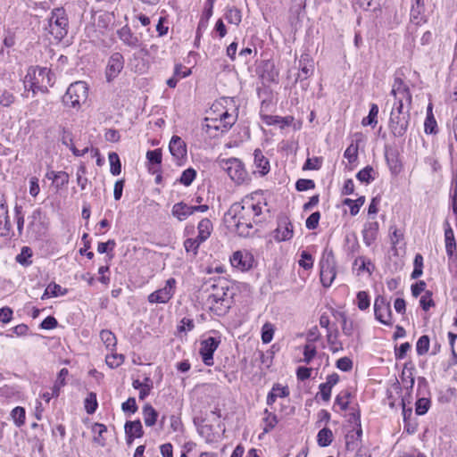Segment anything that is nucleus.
I'll use <instances>...</instances> for the list:
<instances>
[{
	"instance_id": "obj_58",
	"label": "nucleus",
	"mask_w": 457,
	"mask_h": 457,
	"mask_svg": "<svg viewBox=\"0 0 457 457\" xmlns=\"http://www.w3.org/2000/svg\"><path fill=\"white\" fill-rule=\"evenodd\" d=\"M349 397L350 393L348 391H343L336 397L335 403L338 404L341 410L345 411L349 404Z\"/></svg>"
},
{
	"instance_id": "obj_44",
	"label": "nucleus",
	"mask_w": 457,
	"mask_h": 457,
	"mask_svg": "<svg viewBox=\"0 0 457 457\" xmlns=\"http://www.w3.org/2000/svg\"><path fill=\"white\" fill-rule=\"evenodd\" d=\"M337 335H338L337 330H336L334 335L332 334L331 331H328V333L327 334V340H328V343L330 345V350L333 353H337L338 351L343 350L342 343L337 341Z\"/></svg>"
},
{
	"instance_id": "obj_64",
	"label": "nucleus",
	"mask_w": 457,
	"mask_h": 457,
	"mask_svg": "<svg viewBox=\"0 0 457 457\" xmlns=\"http://www.w3.org/2000/svg\"><path fill=\"white\" fill-rule=\"evenodd\" d=\"M320 219V212H315L312 213L306 220L305 225L308 229H315L319 225V220Z\"/></svg>"
},
{
	"instance_id": "obj_42",
	"label": "nucleus",
	"mask_w": 457,
	"mask_h": 457,
	"mask_svg": "<svg viewBox=\"0 0 457 457\" xmlns=\"http://www.w3.org/2000/svg\"><path fill=\"white\" fill-rule=\"evenodd\" d=\"M429 337L427 335L421 336L416 344V351L418 355H424L429 349Z\"/></svg>"
},
{
	"instance_id": "obj_46",
	"label": "nucleus",
	"mask_w": 457,
	"mask_h": 457,
	"mask_svg": "<svg viewBox=\"0 0 457 457\" xmlns=\"http://www.w3.org/2000/svg\"><path fill=\"white\" fill-rule=\"evenodd\" d=\"M237 116H234L228 112H223L220 115V121L222 124V131L228 130L236 122Z\"/></svg>"
},
{
	"instance_id": "obj_34",
	"label": "nucleus",
	"mask_w": 457,
	"mask_h": 457,
	"mask_svg": "<svg viewBox=\"0 0 457 457\" xmlns=\"http://www.w3.org/2000/svg\"><path fill=\"white\" fill-rule=\"evenodd\" d=\"M385 157H386V160L389 166L390 170L395 174L400 172L402 165L398 159L397 154L395 152H391V153L386 152Z\"/></svg>"
},
{
	"instance_id": "obj_33",
	"label": "nucleus",
	"mask_w": 457,
	"mask_h": 457,
	"mask_svg": "<svg viewBox=\"0 0 457 457\" xmlns=\"http://www.w3.org/2000/svg\"><path fill=\"white\" fill-rule=\"evenodd\" d=\"M92 431L95 434L94 442L100 446H104L105 438L103 435L107 431L106 426L101 423H95L92 427Z\"/></svg>"
},
{
	"instance_id": "obj_57",
	"label": "nucleus",
	"mask_w": 457,
	"mask_h": 457,
	"mask_svg": "<svg viewBox=\"0 0 457 457\" xmlns=\"http://www.w3.org/2000/svg\"><path fill=\"white\" fill-rule=\"evenodd\" d=\"M420 303L424 311H428L430 307L434 306L435 302L432 299V293L430 291H426L420 297Z\"/></svg>"
},
{
	"instance_id": "obj_28",
	"label": "nucleus",
	"mask_w": 457,
	"mask_h": 457,
	"mask_svg": "<svg viewBox=\"0 0 457 457\" xmlns=\"http://www.w3.org/2000/svg\"><path fill=\"white\" fill-rule=\"evenodd\" d=\"M334 316L339 317L341 319L342 331L344 335L351 337L356 328L355 323L353 320H349L346 317V314L343 312H335Z\"/></svg>"
},
{
	"instance_id": "obj_9",
	"label": "nucleus",
	"mask_w": 457,
	"mask_h": 457,
	"mask_svg": "<svg viewBox=\"0 0 457 457\" xmlns=\"http://www.w3.org/2000/svg\"><path fill=\"white\" fill-rule=\"evenodd\" d=\"M374 315L380 323L391 326L393 324V315L390 302L383 295H378L374 301Z\"/></svg>"
},
{
	"instance_id": "obj_22",
	"label": "nucleus",
	"mask_w": 457,
	"mask_h": 457,
	"mask_svg": "<svg viewBox=\"0 0 457 457\" xmlns=\"http://www.w3.org/2000/svg\"><path fill=\"white\" fill-rule=\"evenodd\" d=\"M253 163L257 171L264 176L270 171V162L269 160L263 155L262 152L260 149H255L253 152Z\"/></svg>"
},
{
	"instance_id": "obj_21",
	"label": "nucleus",
	"mask_w": 457,
	"mask_h": 457,
	"mask_svg": "<svg viewBox=\"0 0 457 457\" xmlns=\"http://www.w3.org/2000/svg\"><path fill=\"white\" fill-rule=\"evenodd\" d=\"M363 242L367 246L371 245L377 239L378 233V223L377 221H367L362 229Z\"/></svg>"
},
{
	"instance_id": "obj_20",
	"label": "nucleus",
	"mask_w": 457,
	"mask_h": 457,
	"mask_svg": "<svg viewBox=\"0 0 457 457\" xmlns=\"http://www.w3.org/2000/svg\"><path fill=\"white\" fill-rule=\"evenodd\" d=\"M117 35L124 45L131 48H137L141 45L138 37L131 31L130 28L128 25H125L120 29H118Z\"/></svg>"
},
{
	"instance_id": "obj_18",
	"label": "nucleus",
	"mask_w": 457,
	"mask_h": 457,
	"mask_svg": "<svg viewBox=\"0 0 457 457\" xmlns=\"http://www.w3.org/2000/svg\"><path fill=\"white\" fill-rule=\"evenodd\" d=\"M127 444L130 445L135 438H140L144 435L143 427L139 420L127 421L124 426Z\"/></svg>"
},
{
	"instance_id": "obj_26",
	"label": "nucleus",
	"mask_w": 457,
	"mask_h": 457,
	"mask_svg": "<svg viewBox=\"0 0 457 457\" xmlns=\"http://www.w3.org/2000/svg\"><path fill=\"white\" fill-rule=\"evenodd\" d=\"M212 223L209 219L201 220L197 226L199 241L207 240L212 234Z\"/></svg>"
},
{
	"instance_id": "obj_16",
	"label": "nucleus",
	"mask_w": 457,
	"mask_h": 457,
	"mask_svg": "<svg viewBox=\"0 0 457 457\" xmlns=\"http://www.w3.org/2000/svg\"><path fill=\"white\" fill-rule=\"evenodd\" d=\"M294 229L293 224L285 217L279 220L278 228L274 230V238L278 242L287 241L293 237Z\"/></svg>"
},
{
	"instance_id": "obj_59",
	"label": "nucleus",
	"mask_w": 457,
	"mask_h": 457,
	"mask_svg": "<svg viewBox=\"0 0 457 457\" xmlns=\"http://www.w3.org/2000/svg\"><path fill=\"white\" fill-rule=\"evenodd\" d=\"M344 156L349 162H354L358 157V145L351 144L345 151Z\"/></svg>"
},
{
	"instance_id": "obj_24",
	"label": "nucleus",
	"mask_w": 457,
	"mask_h": 457,
	"mask_svg": "<svg viewBox=\"0 0 457 457\" xmlns=\"http://www.w3.org/2000/svg\"><path fill=\"white\" fill-rule=\"evenodd\" d=\"M300 72L297 79H305L313 73L312 62L308 59V55H302L299 61Z\"/></svg>"
},
{
	"instance_id": "obj_3",
	"label": "nucleus",
	"mask_w": 457,
	"mask_h": 457,
	"mask_svg": "<svg viewBox=\"0 0 457 457\" xmlns=\"http://www.w3.org/2000/svg\"><path fill=\"white\" fill-rule=\"evenodd\" d=\"M411 121L410 108L403 110V99L394 103L390 112L388 127L394 137H402L405 135Z\"/></svg>"
},
{
	"instance_id": "obj_51",
	"label": "nucleus",
	"mask_w": 457,
	"mask_h": 457,
	"mask_svg": "<svg viewBox=\"0 0 457 457\" xmlns=\"http://www.w3.org/2000/svg\"><path fill=\"white\" fill-rule=\"evenodd\" d=\"M317 354V350L315 345L312 344H306L303 346V361L306 364H310L311 361L313 360V358Z\"/></svg>"
},
{
	"instance_id": "obj_40",
	"label": "nucleus",
	"mask_w": 457,
	"mask_h": 457,
	"mask_svg": "<svg viewBox=\"0 0 457 457\" xmlns=\"http://www.w3.org/2000/svg\"><path fill=\"white\" fill-rule=\"evenodd\" d=\"M195 177H196V170L193 168H188L182 172V174L179 179V182L186 187H188L192 184V182L194 181Z\"/></svg>"
},
{
	"instance_id": "obj_61",
	"label": "nucleus",
	"mask_w": 457,
	"mask_h": 457,
	"mask_svg": "<svg viewBox=\"0 0 457 457\" xmlns=\"http://www.w3.org/2000/svg\"><path fill=\"white\" fill-rule=\"evenodd\" d=\"M15 100V96L12 93L4 90L0 95V105L4 107H9L12 104H13Z\"/></svg>"
},
{
	"instance_id": "obj_15",
	"label": "nucleus",
	"mask_w": 457,
	"mask_h": 457,
	"mask_svg": "<svg viewBox=\"0 0 457 457\" xmlns=\"http://www.w3.org/2000/svg\"><path fill=\"white\" fill-rule=\"evenodd\" d=\"M231 265L239 270H248L253 267V257L247 252L237 251L230 258Z\"/></svg>"
},
{
	"instance_id": "obj_62",
	"label": "nucleus",
	"mask_w": 457,
	"mask_h": 457,
	"mask_svg": "<svg viewBox=\"0 0 457 457\" xmlns=\"http://www.w3.org/2000/svg\"><path fill=\"white\" fill-rule=\"evenodd\" d=\"M147 160L153 164H161L162 162V150H149L146 153Z\"/></svg>"
},
{
	"instance_id": "obj_37",
	"label": "nucleus",
	"mask_w": 457,
	"mask_h": 457,
	"mask_svg": "<svg viewBox=\"0 0 457 457\" xmlns=\"http://www.w3.org/2000/svg\"><path fill=\"white\" fill-rule=\"evenodd\" d=\"M225 19L231 24L238 25L242 21L241 11L236 7H228Z\"/></svg>"
},
{
	"instance_id": "obj_48",
	"label": "nucleus",
	"mask_w": 457,
	"mask_h": 457,
	"mask_svg": "<svg viewBox=\"0 0 457 457\" xmlns=\"http://www.w3.org/2000/svg\"><path fill=\"white\" fill-rule=\"evenodd\" d=\"M274 335V326L266 322L262 328V340L264 344L271 342Z\"/></svg>"
},
{
	"instance_id": "obj_43",
	"label": "nucleus",
	"mask_w": 457,
	"mask_h": 457,
	"mask_svg": "<svg viewBox=\"0 0 457 457\" xmlns=\"http://www.w3.org/2000/svg\"><path fill=\"white\" fill-rule=\"evenodd\" d=\"M204 242V241H199L198 237L195 238H187L184 242V247L187 253H193L194 255H196L200 245Z\"/></svg>"
},
{
	"instance_id": "obj_23",
	"label": "nucleus",
	"mask_w": 457,
	"mask_h": 457,
	"mask_svg": "<svg viewBox=\"0 0 457 457\" xmlns=\"http://www.w3.org/2000/svg\"><path fill=\"white\" fill-rule=\"evenodd\" d=\"M11 224L8 219V208L5 202L0 199V236H8Z\"/></svg>"
},
{
	"instance_id": "obj_60",
	"label": "nucleus",
	"mask_w": 457,
	"mask_h": 457,
	"mask_svg": "<svg viewBox=\"0 0 457 457\" xmlns=\"http://www.w3.org/2000/svg\"><path fill=\"white\" fill-rule=\"evenodd\" d=\"M315 187V183L312 179H300L295 183V188L298 191H306Z\"/></svg>"
},
{
	"instance_id": "obj_54",
	"label": "nucleus",
	"mask_w": 457,
	"mask_h": 457,
	"mask_svg": "<svg viewBox=\"0 0 457 457\" xmlns=\"http://www.w3.org/2000/svg\"><path fill=\"white\" fill-rule=\"evenodd\" d=\"M97 408L96 395L95 393H90L85 400V409L88 414H92Z\"/></svg>"
},
{
	"instance_id": "obj_38",
	"label": "nucleus",
	"mask_w": 457,
	"mask_h": 457,
	"mask_svg": "<svg viewBox=\"0 0 457 457\" xmlns=\"http://www.w3.org/2000/svg\"><path fill=\"white\" fill-rule=\"evenodd\" d=\"M110 171L113 176L120 175L121 172V163L119 155L115 152L109 153Z\"/></svg>"
},
{
	"instance_id": "obj_35",
	"label": "nucleus",
	"mask_w": 457,
	"mask_h": 457,
	"mask_svg": "<svg viewBox=\"0 0 457 457\" xmlns=\"http://www.w3.org/2000/svg\"><path fill=\"white\" fill-rule=\"evenodd\" d=\"M364 203H365V196H360L356 200L345 198L343 201L344 205L349 206L350 213L352 216H355L359 212L360 208L363 205Z\"/></svg>"
},
{
	"instance_id": "obj_32",
	"label": "nucleus",
	"mask_w": 457,
	"mask_h": 457,
	"mask_svg": "<svg viewBox=\"0 0 457 457\" xmlns=\"http://www.w3.org/2000/svg\"><path fill=\"white\" fill-rule=\"evenodd\" d=\"M410 364L411 365V362H410ZM408 365H409V363H405L403 370L401 375V379H402V382L404 385L405 388L409 391V390L412 389L415 380H414V377H413V374L411 371L413 370V367L411 366L408 370Z\"/></svg>"
},
{
	"instance_id": "obj_11",
	"label": "nucleus",
	"mask_w": 457,
	"mask_h": 457,
	"mask_svg": "<svg viewBox=\"0 0 457 457\" xmlns=\"http://www.w3.org/2000/svg\"><path fill=\"white\" fill-rule=\"evenodd\" d=\"M124 68V57L119 53L115 52L108 59L105 69V77L108 82L112 81L119 76Z\"/></svg>"
},
{
	"instance_id": "obj_29",
	"label": "nucleus",
	"mask_w": 457,
	"mask_h": 457,
	"mask_svg": "<svg viewBox=\"0 0 457 457\" xmlns=\"http://www.w3.org/2000/svg\"><path fill=\"white\" fill-rule=\"evenodd\" d=\"M334 440V435L330 428H323L317 435V444L320 447H327L331 445Z\"/></svg>"
},
{
	"instance_id": "obj_56",
	"label": "nucleus",
	"mask_w": 457,
	"mask_h": 457,
	"mask_svg": "<svg viewBox=\"0 0 457 457\" xmlns=\"http://www.w3.org/2000/svg\"><path fill=\"white\" fill-rule=\"evenodd\" d=\"M105 361L109 367L117 368L123 363L124 356L122 354H117V353L107 355Z\"/></svg>"
},
{
	"instance_id": "obj_2",
	"label": "nucleus",
	"mask_w": 457,
	"mask_h": 457,
	"mask_svg": "<svg viewBox=\"0 0 457 457\" xmlns=\"http://www.w3.org/2000/svg\"><path fill=\"white\" fill-rule=\"evenodd\" d=\"M229 285L224 278L213 280L210 288V294L207 298L209 310L217 316L225 315L231 306V296L228 295Z\"/></svg>"
},
{
	"instance_id": "obj_39",
	"label": "nucleus",
	"mask_w": 457,
	"mask_h": 457,
	"mask_svg": "<svg viewBox=\"0 0 457 457\" xmlns=\"http://www.w3.org/2000/svg\"><path fill=\"white\" fill-rule=\"evenodd\" d=\"M374 172V169L368 165L357 173L356 178L362 183L370 184L375 179L373 176Z\"/></svg>"
},
{
	"instance_id": "obj_50",
	"label": "nucleus",
	"mask_w": 457,
	"mask_h": 457,
	"mask_svg": "<svg viewBox=\"0 0 457 457\" xmlns=\"http://www.w3.org/2000/svg\"><path fill=\"white\" fill-rule=\"evenodd\" d=\"M11 416L16 424V426L21 427L24 424L25 421V410L22 407L17 406L15 407L12 412Z\"/></svg>"
},
{
	"instance_id": "obj_52",
	"label": "nucleus",
	"mask_w": 457,
	"mask_h": 457,
	"mask_svg": "<svg viewBox=\"0 0 457 457\" xmlns=\"http://www.w3.org/2000/svg\"><path fill=\"white\" fill-rule=\"evenodd\" d=\"M370 301L367 292L360 291L357 294V305L361 311H365L370 307Z\"/></svg>"
},
{
	"instance_id": "obj_7",
	"label": "nucleus",
	"mask_w": 457,
	"mask_h": 457,
	"mask_svg": "<svg viewBox=\"0 0 457 457\" xmlns=\"http://www.w3.org/2000/svg\"><path fill=\"white\" fill-rule=\"evenodd\" d=\"M49 33L61 41L68 33V18L63 8H55L49 18Z\"/></svg>"
},
{
	"instance_id": "obj_27",
	"label": "nucleus",
	"mask_w": 457,
	"mask_h": 457,
	"mask_svg": "<svg viewBox=\"0 0 457 457\" xmlns=\"http://www.w3.org/2000/svg\"><path fill=\"white\" fill-rule=\"evenodd\" d=\"M172 214L175 217H177L179 220H184L189 215L193 214L192 206H189L183 202L175 204L172 207Z\"/></svg>"
},
{
	"instance_id": "obj_55",
	"label": "nucleus",
	"mask_w": 457,
	"mask_h": 457,
	"mask_svg": "<svg viewBox=\"0 0 457 457\" xmlns=\"http://www.w3.org/2000/svg\"><path fill=\"white\" fill-rule=\"evenodd\" d=\"M436 127H437V124H436V119L434 118L433 113L427 114V117H426V120L424 122L425 132L427 134H434L436 132Z\"/></svg>"
},
{
	"instance_id": "obj_12",
	"label": "nucleus",
	"mask_w": 457,
	"mask_h": 457,
	"mask_svg": "<svg viewBox=\"0 0 457 457\" xmlns=\"http://www.w3.org/2000/svg\"><path fill=\"white\" fill-rule=\"evenodd\" d=\"M445 245L449 265L457 264V244L453 230L448 221L445 223Z\"/></svg>"
},
{
	"instance_id": "obj_6",
	"label": "nucleus",
	"mask_w": 457,
	"mask_h": 457,
	"mask_svg": "<svg viewBox=\"0 0 457 457\" xmlns=\"http://www.w3.org/2000/svg\"><path fill=\"white\" fill-rule=\"evenodd\" d=\"M320 266V281L325 287H328L333 283L337 276V262L335 255L331 249H325L321 260Z\"/></svg>"
},
{
	"instance_id": "obj_19",
	"label": "nucleus",
	"mask_w": 457,
	"mask_h": 457,
	"mask_svg": "<svg viewBox=\"0 0 457 457\" xmlns=\"http://www.w3.org/2000/svg\"><path fill=\"white\" fill-rule=\"evenodd\" d=\"M169 150L171 155L179 162L187 156V145L179 136H173L171 137Z\"/></svg>"
},
{
	"instance_id": "obj_36",
	"label": "nucleus",
	"mask_w": 457,
	"mask_h": 457,
	"mask_svg": "<svg viewBox=\"0 0 457 457\" xmlns=\"http://www.w3.org/2000/svg\"><path fill=\"white\" fill-rule=\"evenodd\" d=\"M32 250L29 246H23L21 253L16 256V262L24 267H28L32 263Z\"/></svg>"
},
{
	"instance_id": "obj_10",
	"label": "nucleus",
	"mask_w": 457,
	"mask_h": 457,
	"mask_svg": "<svg viewBox=\"0 0 457 457\" xmlns=\"http://www.w3.org/2000/svg\"><path fill=\"white\" fill-rule=\"evenodd\" d=\"M176 279L173 278L166 280L165 286L148 295V302L151 303H166L175 293Z\"/></svg>"
},
{
	"instance_id": "obj_63",
	"label": "nucleus",
	"mask_w": 457,
	"mask_h": 457,
	"mask_svg": "<svg viewBox=\"0 0 457 457\" xmlns=\"http://www.w3.org/2000/svg\"><path fill=\"white\" fill-rule=\"evenodd\" d=\"M60 139L62 143L68 147L73 144L72 133L65 127L61 129Z\"/></svg>"
},
{
	"instance_id": "obj_41",
	"label": "nucleus",
	"mask_w": 457,
	"mask_h": 457,
	"mask_svg": "<svg viewBox=\"0 0 457 457\" xmlns=\"http://www.w3.org/2000/svg\"><path fill=\"white\" fill-rule=\"evenodd\" d=\"M378 113V107L376 104H372L370 106V110L369 115L362 119L361 124L363 126L368 125H376L377 124V116Z\"/></svg>"
},
{
	"instance_id": "obj_4",
	"label": "nucleus",
	"mask_w": 457,
	"mask_h": 457,
	"mask_svg": "<svg viewBox=\"0 0 457 457\" xmlns=\"http://www.w3.org/2000/svg\"><path fill=\"white\" fill-rule=\"evenodd\" d=\"M88 95V87L84 81H76L70 85L66 93L62 96L64 105L79 108L81 104L85 103Z\"/></svg>"
},
{
	"instance_id": "obj_14",
	"label": "nucleus",
	"mask_w": 457,
	"mask_h": 457,
	"mask_svg": "<svg viewBox=\"0 0 457 457\" xmlns=\"http://www.w3.org/2000/svg\"><path fill=\"white\" fill-rule=\"evenodd\" d=\"M390 94L395 97V102H397V99H403V101L405 100L409 105L411 104V93L408 85L405 84L401 78H395Z\"/></svg>"
},
{
	"instance_id": "obj_45",
	"label": "nucleus",
	"mask_w": 457,
	"mask_h": 457,
	"mask_svg": "<svg viewBox=\"0 0 457 457\" xmlns=\"http://www.w3.org/2000/svg\"><path fill=\"white\" fill-rule=\"evenodd\" d=\"M430 407V400L427 397H420L415 403V411L418 415H424Z\"/></svg>"
},
{
	"instance_id": "obj_31",
	"label": "nucleus",
	"mask_w": 457,
	"mask_h": 457,
	"mask_svg": "<svg viewBox=\"0 0 457 457\" xmlns=\"http://www.w3.org/2000/svg\"><path fill=\"white\" fill-rule=\"evenodd\" d=\"M67 293V289L62 288L60 285L55 283H51L46 288L44 294L41 296V299H46L49 297H56L59 295H64Z\"/></svg>"
},
{
	"instance_id": "obj_13",
	"label": "nucleus",
	"mask_w": 457,
	"mask_h": 457,
	"mask_svg": "<svg viewBox=\"0 0 457 457\" xmlns=\"http://www.w3.org/2000/svg\"><path fill=\"white\" fill-rule=\"evenodd\" d=\"M220 345V340L210 337L202 341L200 347V354L204 363L207 366L213 365V353Z\"/></svg>"
},
{
	"instance_id": "obj_8",
	"label": "nucleus",
	"mask_w": 457,
	"mask_h": 457,
	"mask_svg": "<svg viewBox=\"0 0 457 457\" xmlns=\"http://www.w3.org/2000/svg\"><path fill=\"white\" fill-rule=\"evenodd\" d=\"M222 168L237 184H241L247 179V172L239 159L230 158L222 161Z\"/></svg>"
},
{
	"instance_id": "obj_25",
	"label": "nucleus",
	"mask_w": 457,
	"mask_h": 457,
	"mask_svg": "<svg viewBox=\"0 0 457 457\" xmlns=\"http://www.w3.org/2000/svg\"><path fill=\"white\" fill-rule=\"evenodd\" d=\"M425 0H415V3L412 4L411 9V21L416 22L417 24L425 21L424 18V5Z\"/></svg>"
},
{
	"instance_id": "obj_17",
	"label": "nucleus",
	"mask_w": 457,
	"mask_h": 457,
	"mask_svg": "<svg viewBox=\"0 0 457 457\" xmlns=\"http://www.w3.org/2000/svg\"><path fill=\"white\" fill-rule=\"evenodd\" d=\"M259 75L264 82L270 83L278 80V71L272 61L266 60L259 68Z\"/></svg>"
},
{
	"instance_id": "obj_49",
	"label": "nucleus",
	"mask_w": 457,
	"mask_h": 457,
	"mask_svg": "<svg viewBox=\"0 0 457 457\" xmlns=\"http://www.w3.org/2000/svg\"><path fill=\"white\" fill-rule=\"evenodd\" d=\"M266 417L263 419V422L265 427L263 428L264 433L270 432L278 423L277 416L271 412H269L268 410H265Z\"/></svg>"
},
{
	"instance_id": "obj_53",
	"label": "nucleus",
	"mask_w": 457,
	"mask_h": 457,
	"mask_svg": "<svg viewBox=\"0 0 457 457\" xmlns=\"http://www.w3.org/2000/svg\"><path fill=\"white\" fill-rule=\"evenodd\" d=\"M411 393L408 392L407 395L403 396L402 403H401L402 407H403V416L404 422H406L407 420L409 418H411V416L412 414L411 407L406 408V405L411 404Z\"/></svg>"
},
{
	"instance_id": "obj_30",
	"label": "nucleus",
	"mask_w": 457,
	"mask_h": 457,
	"mask_svg": "<svg viewBox=\"0 0 457 457\" xmlns=\"http://www.w3.org/2000/svg\"><path fill=\"white\" fill-rule=\"evenodd\" d=\"M143 418L145 426L153 427L157 421L158 412L151 404L146 403L143 407Z\"/></svg>"
},
{
	"instance_id": "obj_5",
	"label": "nucleus",
	"mask_w": 457,
	"mask_h": 457,
	"mask_svg": "<svg viewBox=\"0 0 457 457\" xmlns=\"http://www.w3.org/2000/svg\"><path fill=\"white\" fill-rule=\"evenodd\" d=\"M28 79L33 80V86H37L38 91L47 93L48 87L54 84V74L47 68L30 66L28 69Z\"/></svg>"
},
{
	"instance_id": "obj_47",
	"label": "nucleus",
	"mask_w": 457,
	"mask_h": 457,
	"mask_svg": "<svg viewBox=\"0 0 457 457\" xmlns=\"http://www.w3.org/2000/svg\"><path fill=\"white\" fill-rule=\"evenodd\" d=\"M100 337L107 348H112L116 345V337L110 330H102L100 333Z\"/></svg>"
},
{
	"instance_id": "obj_1",
	"label": "nucleus",
	"mask_w": 457,
	"mask_h": 457,
	"mask_svg": "<svg viewBox=\"0 0 457 457\" xmlns=\"http://www.w3.org/2000/svg\"><path fill=\"white\" fill-rule=\"evenodd\" d=\"M257 193L245 196L241 202L234 203L225 215V220L235 228L240 237H249L254 233L253 224L262 221V205L256 201Z\"/></svg>"
}]
</instances>
